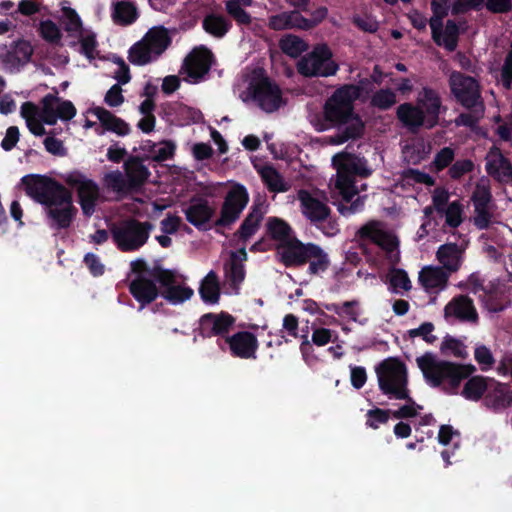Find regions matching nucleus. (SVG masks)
Instances as JSON below:
<instances>
[{
  "label": "nucleus",
  "mask_w": 512,
  "mask_h": 512,
  "mask_svg": "<svg viewBox=\"0 0 512 512\" xmlns=\"http://www.w3.org/2000/svg\"><path fill=\"white\" fill-rule=\"evenodd\" d=\"M397 116L402 124L410 129L420 126L427 127V121L416 105L411 103L401 104L397 108Z\"/></svg>",
  "instance_id": "37"
},
{
  "label": "nucleus",
  "mask_w": 512,
  "mask_h": 512,
  "mask_svg": "<svg viewBox=\"0 0 512 512\" xmlns=\"http://www.w3.org/2000/svg\"><path fill=\"white\" fill-rule=\"evenodd\" d=\"M171 37L164 27L149 29L141 40L133 44L128 52L129 61L138 66L157 60L168 48Z\"/></svg>",
  "instance_id": "6"
},
{
  "label": "nucleus",
  "mask_w": 512,
  "mask_h": 512,
  "mask_svg": "<svg viewBox=\"0 0 512 512\" xmlns=\"http://www.w3.org/2000/svg\"><path fill=\"white\" fill-rule=\"evenodd\" d=\"M491 380H486L482 377L471 378L464 386L463 396L472 401H477L481 398L485 391H488Z\"/></svg>",
  "instance_id": "45"
},
{
  "label": "nucleus",
  "mask_w": 512,
  "mask_h": 512,
  "mask_svg": "<svg viewBox=\"0 0 512 512\" xmlns=\"http://www.w3.org/2000/svg\"><path fill=\"white\" fill-rule=\"evenodd\" d=\"M83 116L85 117L83 128H95L98 135L110 131L119 136H125L130 132V127L125 121L101 106L90 107Z\"/></svg>",
  "instance_id": "13"
},
{
  "label": "nucleus",
  "mask_w": 512,
  "mask_h": 512,
  "mask_svg": "<svg viewBox=\"0 0 512 512\" xmlns=\"http://www.w3.org/2000/svg\"><path fill=\"white\" fill-rule=\"evenodd\" d=\"M22 182L26 193L42 205L64 187L48 177L39 175L25 176Z\"/></svg>",
  "instance_id": "22"
},
{
  "label": "nucleus",
  "mask_w": 512,
  "mask_h": 512,
  "mask_svg": "<svg viewBox=\"0 0 512 512\" xmlns=\"http://www.w3.org/2000/svg\"><path fill=\"white\" fill-rule=\"evenodd\" d=\"M159 283L161 296L172 305L181 304L194 294L193 289L169 272L160 275Z\"/></svg>",
  "instance_id": "21"
},
{
  "label": "nucleus",
  "mask_w": 512,
  "mask_h": 512,
  "mask_svg": "<svg viewBox=\"0 0 512 512\" xmlns=\"http://www.w3.org/2000/svg\"><path fill=\"white\" fill-rule=\"evenodd\" d=\"M104 184L108 189L118 193L126 191L128 187L123 175L118 171L107 173L104 177Z\"/></svg>",
  "instance_id": "58"
},
{
  "label": "nucleus",
  "mask_w": 512,
  "mask_h": 512,
  "mask_svg": "<svg viewBox=\"0 0 512 512\" xmlns=\"http://www.w3.org/2000/svg\"><path fill=\"white\" fill-rule=\"evenodd\" d=\"M20 115L33 135L43 136L46 133L44 124L54 125L58 120L69 121L76 115V108L70 101L47 95L41 102V108L31 102L22 104Z\"/></svg>",
  "instance_id": "3"
},
{
  "label": "nucleus",
  "mask_w": 512,
  "mask_h": 512,
  "mask_svg": "<svg viewBox=\"0 0 512 512\" xmlns=\"http://www.w3.org/2000/svg\"><path fill=\"white\" fill-rule=\"evenodd\" d=\"M358 235L361 239H369L377 244L385 252L390 265L394 266L399 262V242L392 233L386 230L381 222H368L359 229Z\"/></svg>",
  "instance_id": "14"
},
{
  "label": "nucleus",
  "mask_w": 512,
  "mask_h": 512,
  "mask_svg": "<svg viewBox=\"0 0 512 512\" xmlns=\"http://www.w3.org/2000/svg\"><path fill=\"white\" fill-rule=\"evenodd\" d=\"M261 220V214L258 211L250 213L240 227L239 235L246 240L251 237L258 229Z\"/></svg>",
  "instance_id": "55"
},
{
  "label": "nucleus",
  "mask_w": 512,
  "mask_h": 512,
  "mask_svg": "<svg viewBox=\"0 0 512 512\" xmlns=\"http://www.w3.org/2000/svg\"><path fill=\"white\" fill-rule=\"evenodd\" d=\"M445 12L439 11L430 20L432 35L435 42L452 51L456 48L458 38V27L452 21H447L446 25H442V16Z\"/></svg>",
  "instance_id": "23"
},
{
  "label": "nucleus",
  "mask_w": 512,
  "mask_h": 512,
  "mask_svg": "<svg viewBox=\"0 0 512 512\" xmlns=\"http://www.w3.org/2000/svg\"><path fill=\"white\" fill-rule=\"evenodd\" d=\"M389 289L396 294H403L412 289V282L403 269L392 268L388 275Z\"/></svg>",
  "instance_id": "42"
},
{
  "label": "nucleus",
  "mask_w": 512,
  "mask_h": 512,
  "mask_svg": "<svg viewBox=\"0 0 512 512\" xmlns=\"http://www.w3.org/2000/svg\"><path fill=\"white\" fill-rule=\"evenodd\" d=\"M297 70L306 77H328L334 75L338 65L327 45L320 44L297 63Z\"/></svg>",
  "instance_id": "11"
},
{
  "label": "nucleus",
  "mask_w": 512,
  "mask_h": 512,
  "mask_svg": "<svg viewBox=\"0 0 512 512\" xmlns=\"http://www.w3.org/2000/svg\"><path fill=\"white\" fill-rule=\"evenodd\" d=\"M360 90L357 86L346 85L336 90L324 105V117L310 118L311 124L317 131H325L331 125H340L338 133L327 138V143L342 145L349 140L362 136L364 123L354 113L353 102L359 97Z\"/></svg>",
  "instance_id": "1"
},
{
  "label": "nucleus",
  "mask_w": 512,
  "mask_h": 512,
  "mask_svg": "<svg viewBox=\"0 0 512 512\" xmlns=\"http://www.w3.org/2000/svg\"><path fill=\"white\" fill-rule=\"evenodd\" d=\"M438 441L443 446H451L457 449L460 446L461 438L457 430L450 425H442L438 433Z\"/></svg>",
  "instance_id": "53"
},
{
  "label": "nucleus",
  "mask_w": 512,
  "mask_h": 512,
  "mask_svg": "<svg viewBox=\"0 0 512 512\" xmlns=\"http://www.w3.org/2000/svg\"><path fill=\"white\" fill-rule=\"evenodd\" d=\"M430 153V147L422 140H416L403 149L404 158L409 163H418Z\"/></svg>",
  "instance_id": "50"
},
{
  "label": "nucleus",
  "mask_w": 512,
  "mask_h": 512,
  "mask_svg": "<svg viewBox=\"0 0 512 512\" xmlns=\"http://www.w3.org/2000/svg\"><path fill=\"white\" fill-rule=\"evenodd\" d=\"M44 209L48 225L56 230L68 228L77 214L72 194L65 187L44 204Z\"/></svg>",
  "instance_id": "9"
},
{
  "label": "nucleus",
  "mask_w": 512,
  "mask_h": 512,
  "mask_svg": "<svg viewBox=\"0 0 512 512\" xmlns=\"http://www.w3.org/2000/svg\"><path fill=\"white\" fill-rule=\"evenodd\" d=\"M126 174L129 186L141 185L149 175L148 169L138 160H131L126 163Z\"/></svg>",
  "instance_id": "48"
},
{
  "label": "nucleus",
  "mask_w": 512,
  "mask_h": 512,
  "mask_svg": "<svg viewBox=\"0 0 512 512\" xmlns=\"http://www.w3.org/2000/svg\"><path fill=\"white\" fill-rule=\"evenodd\" d=\"M332 165L336 174L330 179V192L332 197L340 198L343 202L349 203L338 205V211L343 216H350L361 211L364 207L366 196H358L359 190L355 186L353 175L368 177L372 174V169L368 166L364 158L358 157L347 152H340L333 156Z\"/></svg>",
  "instance_id": "2"
},
{
  "label": "nucleus",
  "mask_w": 512,
  "mask_h": 512,
  "mask_svg": "<svg viewBox=\"0 0 512 512\" xmlns=\"http://www.w3.org/2000/svg\"><path fill=\"white\" fill-rule=\"evenodd\" d=\"M152 229L153 225L149 222L129 219L112 224L110 234L119 250L133 252L145 245Z\"/></svg>",
  "instance_id": "7"
},
{
  "label": "nucleus",
  "mask_w": 512,
  "mask_h": 512,
  "mask_svg": "<svg viewBox=\"0 0 512 512\" xmlns=\"http://www.w3.org/2000/svg\"><path fill=\"white\" fill-rule=\"evenodd\" d=\"M486 403L494 408L504 407L512 403V393L509 388L500 383L490 381Z\"/></svg>",
  "instance_id": "38"
},
{
  "label": "nucleus",
  "mask_w": 512,
  "mask_h": 512,
  "mask_svg": "<svg viewBox=\"0 0 512 512\" xmlns=\"http://www.w3.org/2000/svg\"><path fill=\"white\" fill-rule=\"evenodd\" d=\"M396 103V95L390 89L376 92L372 97V104L380 109H387Z\"/></svg>",
  "instance_id": "57"
},
{
  "label": "nucleus",
  "mask_w": 512,
  "mask_h": 512,
  "mask_svg": "<svg viewBox=\"0 0 512 512\" xmlns=\"http://www.w3.org/2000/svg\"><path fill=\"white\" fill-rule=\"evenodd\" d=\"M440 351L443 355L449 357H467V349L463 341L452 336H446L440 344Z\"/></svg>",
  "instance_id": "46"
},
{
  "label": "nucleus",
  "mask_w": 512,
  "mask_h": 512,
  "mask_svg": "<svg viewBox=\"0 0 512 512\" xmlns=\"http://www.w3.org/2000/svg\"><path fill=\"white\" fill-rule=\"evenodd\" d=\"M66 181L75 189L82 213L87 217L92 216L101 202L98 185L93 180L78 174L68 175Z\"/></svg>",
  "instance_id": "16"
},
{
  "label": "nucleus",
  "mask_w": 512,
  "mask_h": 512,
  "mask_svg": "<svg viewBox=\"0 0 512 512\" xmlns=\"http://www.w3.org/2000/svg\"><path fill=\"white\" fill-rule=\"evenodd\" d=\"M473 207H492V195L487 180H481L472 194Z\"/></svg>",
  "instance_id": "51"
},
{
  "label": "nucleus",
  "mask_w": 512,
  "mask_h": 512,
  "mask_svg": "<svg viewBox=\"0 0 512 512\" xmlns=\"http://www.w3.org/2000/svg\"><path fill=\"white\" fill-rule=\"evenodd\" d=\"M249 201L247 189L238 183H233L229 187L225 197L221 216L217 221L218 225H227L237 220L245 209Z\"/></svg>",
  "instance_id": "18"
},
{
  "label": "nucleus",
  "mask_w": 512,
  "mask_h": 512,
  "mask_svg": "<svg viewBox=\"0 0 512 512\" xmlns=\"http://www.w3.org/2000/svg\"><path fill=\"white\" fill-rule=\"evenodd\" d=\"M104 102L109 107H119L124 102L122 89L118 84L113 85L105 94Z\"/></svg>",
  "instance_id": "64"
},
{
  "label": "nucleus",
  "mask_w": 512,
  "mask_h": 512,
  "mask_svg": "<svg viewBox=\"0 0 512 512\" xmlns=\"http://www.w3.org/2000/svg\"><path fill=\"white\" fill-rule=\"evenodd\" d=\"M251 98L266 112H273L283 105L282 93L279 87L262 73H256L251 79L247 96L243 100Z\"/></svg>",
  "instance_id": "10"
},
{
  "label": "nucleus",
  "mask_w": 512,
  "mask_h": 512,
  "mask_svg": "<svg viewBox=\"0 0 512 512\" xmlns=\"http://www.w3.org/2000/svg\"><path fill=\"white\" fill-rule=\"evenodd\" d=\"M229 21L222 15L209 14L203 20L204 30L216 38H222L230 29Z\"/></svg>",
  "instance_id": "43"
},
{
  "label": "nucleus",
  "mask_w": 512,
  "mask_h": 512,
  "mask_svg": "<svg viewBox=\"0 0 512 512\" xmlns=\"http://www.w3.org/2000/svg\"><path fill=\"white\" fill-rule=\"evenodd\" d=\"M226 10L240 24H249L251 22V17L244 11V7L239 4L228 0L226 2Z\"/></svg>",
  "instance_id": "62"
},
{
  "label": "nucleus",
  "mask_w": 512,
  "mask_h": 512,
  "mask_svg": "<svg viewBox=\"0 0 512 512\" xmlns=\"http://www.w3.org/2000/svg\"><path fill=\"white\" fill-rule=\"evenodd\" d=\"M449 197L445 188H436L432 194V205L448 226L456 228L463 222L464 208L460 201L450 202Z\"/></svg>",
  "instance_id": "19"
},
{
  "label": "nucleus",
  "mask_w": 512,
  "mask_h": 512,
  "mask_svg": "<svg viewBox=\"0 0 512 512\" xmlns=\"http://www.w3.org/2000/svg\"><path fill=\"white\" fill-rule=\"evenodd\" d=\"M446 319H458L466 322H477L478 314L470 298L458 296L453 298L444 308Z\"/></svg>",
  "instance_id": "29"
},
{
  "label": "nucleus",
  "mask_w": 512,
  "mask_h": 512,
  "mask_svg": "<svg viewBox=\"0 0 512 512\" xmlns=\"http://www.w3.org/2000/svg\"><path fill=\"white\" fill-rule=\"evenodd\" d=\"M279 47L281 51L291 58H297L302 53L307 51L309 45L302 38L287 34L284 35L279 41Z\"/></svg>",
  "instance_id": "40"
},
{
  "label": "nucleus",
  "mask_w": 512,
  "mask_h": 512,
  "mask_svg": "<svg viewBox=\"0 0 512 512\" xmlns=\"http://www.w3.org/2000/svg\"><path fill=\"white\" fill-rule=\"evenodd\" d=\"M466 247L455 243L441 245L436 251V259L440 267L450 275L460 270Z\"/></svg>",
  "instance_id": "27"
},
{
  "label": "nucleus",
  "mask_w": 512,
  "mask_h": 512,
  "mask_svg": "<svg viewBox=\"0 0 512 512\" xmlns=\"http://www.w3.org/2000/svg\"><path fill=\"white\" fill-rule=\"evenodd\" d=\"M450 274L435 265L424 266L418 274V282L429 294H438L448 286Z\"/></svg>",
  "instance_id": "24"
},
{
  "label": "nucleus",
  "mask_w": 512,
  "mask_h": 512,
  "mask_svg": "<svg viewBox=\"0 0 512 512\" xmlns=\"http://www.w3.org/2000/svg\"><path fill=\"white\" fill-rule=\"evenodd\" d=\"M380 391L390 400L407 399L409 389L408 369L395 358L382 361L375 369Z\"/></svg>",
  "instance_id": "5"
},
{
  "label": "nucleus",
  "mask_w": 512,
  "mask_h": 512,
  "mask_svg": "<svg viewBox=\"0 0 512 512\" xmlns=\"http://www.w3.org/2000/svg\"><path fill=\"white\" fill-rule=\"evenodd\" d=\"M427 121V128L434 127L439 119L441 99L438 93L424 87L417 94L416 104Z\"/></svg>",
  "instance_id": "25"
},
{
  "label": "nucleus",
  "mask_w": 512,
  "mask_h": 512,
  "mask_svg": "<svg viewBox=\"0 0 512 512\" xmlns=\"http://www.w3.org/2000/svg\"><path fill=\"white\" fill-rule=\"evenodd\" d=\"M400 401H405V404L391 412L394 418L401 419L415 417L419 415L420 411L423 409L421 405L417 404L411 398V394H408L407 399H401Z\"/></svg>",
  "instance_id": "54"
},
{
  "label": "nucleus",
  "mask_w": 512,
  "mask_h": 512,
  "mask_svg": "<svg viewBox=\"0 0 512 512\" xmlns=\"http://www.w3.org/2000/svg\"><path fill=\"white\" fill-rule=\"evenodd\" d=\"M297 199L300 202L302 214L315 225L325 221L330 215L325 196L318 192L299 190Z\"/></svg>",
  "instance_id": "20"
},
{
  "label": "nucleus",
  "mask_w": 512,
  "mask_h": 512,
  "mask_svg": "<svg viewBox=\"0 0 512 512\" xmlns=\"http://www.w3.org/2000/svg\"><path fill=\"white\" fill-rule=\"evenodd\" d=\"M199 293L202 300L206 303L215 304L219 300L220 287L216 274L210 271L202 280Z\"/></svg>",
  "instance_id": "39"
},
{
  "label": "nucleus",
  "mask_w": 512,
  "mask_h": 512,
  "mask_svg": "<svg viewBox=\"0 0 512 512\" xmlns=\"http://www.w3.org/2000/svg\"><path fill=\"white\" fill-rule=\"evenodd\" d=\"M75 38L80 42L81 53L88 59L92 60L98 56L96 35L92 30L86 28Z\"/></svg>",
  "instance_id": "47"
},
{
  "label": "nucleus",
  "mask_w": 512,
  "mask_h": 512,
  "mask_svg": "<svg viewBox=\"0 0 512 512\" xmlns=\"http://www.w3.org/2000/svg\"><path fill=\"white\" fill-rule=\"evenodd\" d=\"M278 255L286 265L301 264L309 260L313 271L325 269L328 263L327 255L316 245H304L295 237L278 247Z\"/></svg>",
  "instance_id": "8"
},
{
  "label": "nucleus",
  "mask_w": 512,
  "mask_h": 512,
  "mask_svg": "<svg viewBox=\"0 0 512 512\" xmlns=\"http://www.w3.org/2000/svg\"><path fill=\"white\" fill-rule=\"evenodd\" d=\"M139 17L136 6L130 1H115L111 4V19L114 24L128 26Z\"/></svg>",
  "instance_id": "33"
},
{
  "label": "nucleus",
  "mask_w": 512,
  "mask_h": 512,
  "mask_svg": "<svg viewBox=\"0 0 512 512\" xmlns=\"http://www.w3.org/2000/svg\"><path fill=\"white\" fill-rule=\"evenodd\" d=\"M474 357L482 370H489L494 364V357L492 352L485 345L476 346Z\"/></svg>",
  "instance_id": "60"
},
{
  "label": "nucleus",
  "mask_w": 512,
  "mask_h": 512,
  "mask_svg": "<svg viewBox=\"0 0 512 512\" xmlns=\"http://www.w3.org/2000/svg\"><path fill=\"white\" fill-rule=\"evenodd\" d=\"M61 23L68 36L75 38L85 29L81 17L75 9L68 5V2L61 3Z\"/></svg>",
  "instance_id": "36"
},
{
  "label": "nucleus",
  "mask_w": 512,
  "mask_h": 512,
  "mask_svg": "<svg viewBox=\"0 0 512 512\" xmlns=\"http://www.w3.org/2000/svg\"><path fill=\"white\" fill-rule=\"evenodd\" d=\"M426 382L431 386L444 385L448 392H454L460 382L475 371L473 365H458L438 359L431 353H426L416 359Z\"/></svg>",
  "instance_id": "4"
},
{
  "label": "nucleus",
  "mask_w": 512,
  "mask_h": 512,
  "mask_svg": "<svg viewBox=\"0 0 512 512\" xmlns=\"http://www.w3.org/2000/svg\"><path fill=\"white\" fill-rule=\"evenodd\" d=\"M268 25L273 30L301 29V27L309 26L306 18L297 11L273 15L269 18Z\"/></svg>",
  "instance_id": "34"
},
{
  "label": "nucleus",
  "mask_w": 512,
  "mask_h": 512,
  "mask_svg": "<svg viewBox=\"0 0 512 512\" xmlns=\"http://www.w3.org/2000/svg\"><path fill=\"white\" fill-rule=\"evenodd\" d=\"M34 47L26 39H18L11 45H0V69L7 73H18L32 58Z\"/></svg>",
  "instance_id": "15"
},
{
  "label": "nucleus",
  "mask_w": 512,
  "mask_h": 512,
  "mask_svg": "<svg viewBox=\"0 0 512 512\" xmlns=\"http://www.w3.org/2000/svg\"><path fill=\"white\" fill-rule=\"evenodd\" d=\"M130 292L134 298L141 304L140 310L145 305L154 301L160 294V290L151 279V276L145 275L136 276L130 283Z\"/></svg>",
  "instance_id": "30"
},
{
  "label": "nucleus",
  "mask_w": 512,
  "mask_h": 512,
  "mask_svg": "<svg viewBox=\"0 0 512 512\" xmlns=\"http://www.w3.org/2000/svg\"><path fill=\"white\" fill-rule=\"evenodd\" d=\"M176 119L180 125H188L202 118L201 112L184 104L175 106Z\"/></svg>",
  "instance_id": "52"
},
{
  "label": "nucleus",
  "mask_w": 512,
  "mask_h": 512,
  "mask_svg": "<svg viewBox=\"0 0 512 512\" xmlns=\"http://www.w3.org/2000/svg\"><path fill=\"white\" fill-rule=\"evenodd\" d=\"M213 62V55L206 47L200 46L186 57L181 74L185 81L196 84L204 79Z\"/></svg>",
  "instance_id": "17"
},
{
  "label": "nucleus",
  "mask_w": 512,
  "mask_h": 512,
  "mask_svg": "<svg viewBox=\"0 0 512 512\" xmlns=\"http://www.w3.org/2000/svg\"><path fill=\"white\" fill-rule=\"evenodd\" d=\"M267 227L270 236L277 242L278 247L294 237L291 227L282 219L269 218Z\"/></svg>",
  "instance_id": "41"
},
{
  "label": "nucleus",
  "mask_w": 512,
  "mask_h": 512,
  "mask_svg": "<svg viewBox=\"0 0 512 512\" xmlns=\"http://www.w3.org/2000/svg\"><path fill=\"white\" fill-rule=\"evenodd\" d=\"M175 149V143L169 140L148 144L149 156L155 161L170 159L174 155Z\"/></svg>",
  "instance_id": "49"
},
{
  "label": "nucleus",
  "mask_w": 512,
  "mask_h": 512,
  "mask_svg": "<svg viewBox=\"0 0 512 512\" xmlns=\"http://www.w3.org/2000/svg\"><path fill=\"white\" fill-rule=\"evenodd\" d=\"M390 411L380 408L371 409L367 412V425L377 429L381 424L389 420Z\"/></svg>",
  "instance_id": "61"
},
{
  "label": "nucleus",
  "mask_w": 512,
  "mask_h": 512,
  "mask_svg": "<svg viewBox=\"0 0 512 512\" xmlns=\"http://www.w3.org/2000/svg\"><path fill=\"white\" fill-rule=\"evenodd\" d=\"M233 324L234 318L226 313L207 314L201 318V329L207 336L226 334Z\"/></svg>",
  "instance_id": "32"
},
{
  "label": "nucleus",
  "mask_w": 512,
  "mask_h": 512,
  "mask_svg": "<svg viewBox=\"0 0 512 512\" xmlns=\"http://www.w3.org/2000/svg\"><path fill=\"white\" fill-rule=\"evenodd\" d=\"M39 36L54 45L61 44L63 33L59 25L51 19H43L37 25Z\"/></svg>",
  "instance_id": "44"
},
{
  "label": "nucleus",
  "mask_w": 512,
  "mask_h": 512,
  "mask_svg": "<svg viewBox=\"0 0 512 512\" xmlns=\"http://www.w3.org/2000/svg\"><path fill=\"white\" fill-rule=\"evenodd\" d=\"M231 354L242 359H255L258 340L250 332L242 331L226 338Z\"/></svg>",
  "instance_id": "26"
},
{
  "label": "nucleus",
  "mask_w": 512,
  "mask_h": 512,
  "mask_svg": "<svg viewBox=\"0 0 512 512\" xmlns=\"http://www.w3.org/2000/svg\"><path fill=\"white\" fill-rule=\"evenodd\" d=\"M255 168L269 191L280 193L289 190V183L284 180L274 167L270 165H257Z\"/></svg>",
  "instance_id": "35"
},
{
  "label": "nucleus",
  "mask_w": 512,
  "mask_h": 512,
  "mask_svg": "<svg viewBox=\"0 0 512 512\" xmlns=\"http://www.w3.org/2000/svg\"><path fill=\"white\" fill-rule=\"evenodd\" d=\"M449 85L458 102L467 108H476L479 114L484 113L480 86L476 79L460 72H452Z\"/></svg>",
  "instance_id": "12"
},
{
  "label": "nucleus",
  "mask_w": 512,
  "mask_h": 512,
  "mask_svg": "<svg viewBox=\"0 0 512 512\" xmlns=\"http://www.w3.org/2000/svg\"><path fill=\"white\" fill-rule=\"evenodd\" d=\"M184 212L189 223L195 227H202L210 221L215 213V208L207 200L197 198L191 200Z\"/></svg>",
  "instance_id": "31"
},
{
  "label": "nucleus",
  "mask_w": 512,
  "mask_h": 512,
  "mask_svg": "<svg viewBox=\"0 0 512 512\" xmlns=\"http://www.w3.org/2000/svg\"><path fill=\"white\" fill-rule=\"evenodd\" d=\"M334 311L341 317L357 321L360 309L357 302H346L341 307H335Z\"/></svg>",
  "instance_id": "63"
},
{
  "label": "nucleus",
  "mask_w": 512,
  "mask_h": 512,
  "mask_svg": "<svg viewBox=\"0 0 512 512\" xmlns=\"http://www.w3.org/2000/svg\"><path fill=\"white\" fill-rule=\"evenodd\" d=\"M486 171L499 182L512 184V166L496 147L487 153Z\"/></svg>",
  "instance_id": "28"
},
{
  "label": "nucleus",
  "mask_w": 512,
  "mask_h": 512,
  "mask_svg": "<svg viewBox=\"0 0 512 512\" xmlns=\"http://www.w3.org/2000/svg\"><path fill=\"white\" fill-rule=\"evenodd\" d=\"M473 223L479 229H486L493 223L492 207H474Z\"/></svg>",
  "instance_id": "56"
},
{
  "label": "nucleus",
  "mask_w": 512,
  "mask_h": 512,
  "mask_svg": "<svg viewBox=\"0 0 512 512\" xmlns=\"http://www.w3.org/2000/svg\"><path fill=\"white\" fill-rule=\"evenodd\" d=\"M335 331L318 326L312 328L311 342L317 346H325L336 337Z\"/></svg>",
  "instance_id": "59"
}]
</instances>
